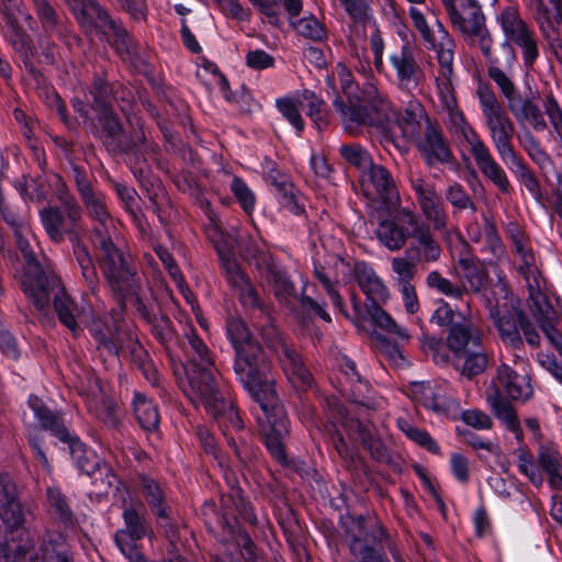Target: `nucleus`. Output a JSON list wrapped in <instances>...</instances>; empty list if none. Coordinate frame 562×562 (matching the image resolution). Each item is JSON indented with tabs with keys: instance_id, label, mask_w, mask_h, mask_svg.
I'll return each mask as SVG.
<instances>
[{
	"instance_id": "obj_43",
	"label": "nucleus",
	"mask_w": 562,
	"mask_h": 562,
	"mask_svg": "<svg viewBox=\"0 0 562 562\" xmlns=\"http://www.w3.org/2000/svg\"><path fill=\"white\" fill-rule=\"evenodd\" d=\"M391 270L397 288L409 285L417 273V262L404 252L391 259Z\"/></svg>"
},
{
	"instance_id": "obj_18",
	"label": "nucleus",
	"mask_w": 562,
	"mask_h": 562,
	"mask_svg": "<svg viewBox=\"0 0 562 562\" xmlns=\"http://www.w3.org/2000/svg\"><path fill=\"white\" fill-rule=\"evenodd\" d=\"M493 387L498 389L505 398L508 397L519 402H526L533 394L527 369L524 367L519 373L505 363L498 367L496 376L492 380L488 389Z\"/></svg>"
},
{
	"instance_id": "obj_30",
	"label": "nucleus",
	"mask_w": 562,
	"mask_h": 562,
	"mask_svg": "<svg viewBox=\"0 0 562 562\" xmlns=\"http://www.w3.org/2000/svg\"><path fill=\"white\" fill-rule=\"evenodd\" d=\"M479 345H481V334L472 323L465 322L451 326L447 336V346L457 358Z\"/></svg>"
},
{
	"instance_id": "obj_19",
	"label": "nucleus",
	"mask_w": 562,
	"mask_h": 562,
	"mask_svg": "<svg viewBox=\"0 0 562 562\" xmlns=\"http://www.w3.org/2000/svg\"><path fill=\"white\" fill-rule=\"evenodd\" d=\"M422 124L426 127V133L418 138L416 146L426 165L432 167L450 162L453 155L439 124L434 121H424Z\"/></svg>"
},
{
	"instance_id": "obj_37",
	"label": "nucleus",
	"mask_w": 562,
	"mask_h": 562,
	"mask_svg": "<svg viewBox=\"0 0 562 562\" xmlns=\"http://www.w3.org/2000/svg\"><path fill=\"white\" fill-rule=\"evenodd\" d=\"M357 430L362 445L375 460L390 461L389 449L373 425L357 423Z\"/></svg>"
},
{
	"instance_id": "obj_38",
	"label": "nucleus",
	"mask_w": 562,
	"mask_h": 562,
	"mask_svg": "<svg viewBox=\"0 0 562 562\" xmlns=\"http://www.w3.org/2000/svg\"><path fill=\"white\" fill-rule=\"evenodd\" d=\"M29 405L43 428L50 429L52 432L61 441L68 440L69 432L67 428L60 424L58 418L44 406L40 397L30 396Z\"/></svg>"
},
{
	"instance_id": "obj_10",
	"label": "nucleus",
	"mask_w": 562,
	"mask_h": 562,
	"mask_svg": "<svg viewBox=\"0 0 562 562\" xmlns=\"http://www.w3.org/2000/svg\"><path fill=\"white\" fill-rule=\"evenodd\" d=\"M77 20L86 26L102 29L112 37L113 45L122 58L133 53L132 41L126 31L109 18L94 0H66Z\"/></svg>"
},
{
	"instance_id": "obj_3",
	"label": "nucleus",
	"mask_w": 562,
	"mask_h": 562,
	"mask_svg": "<svg viewBox=\"0 0 562 562\" xmlns=\"http://www.w3.org/2000/svg\"><path fill=\"white\" fill-rule=\"evenodd\" d=\"M31 268V272L22 281V288L38 311L45 310L53 300L58 318L66 327L74 331L79 323L92 322L91 331L100 345L110 352H119V338L113 335L111 328L106 327L105 331L100 328L94 321L95 312L90 303L82 305L79 310L50 268H41L36 265Z\"/></svg>"
},
{
	"instance_id": "obj_21",
	"label": "nucleus",
	"mask_w": 562,
	"mask_h": 562,
	"mask_svg": "<svg viewBox=\"0 0 562 562\" xmlns=\"http://www.w3.org/2000/svg\"><path fill=\"white\" fill-rule=\"evenodd\" d=\"M123 518L125 529L119 530L115 533V542L120 551L128 559L137 562L139 560V552L136 547V541L142 539L146 533L145 520L140 513L135 507H127L124 509Z\"/></svg>"
},
{
	"instance_id": "obj_61",
	"label": "nucleus",
	"mask_w": 562,
	"mask_h": 562,
	"mask_svg": "<svg viewBox=\"0 0 562 562\" xmlns=\"http://www.w3.org/2000/svg\"><path fill=\"white\" fill-rule=\"evenodd\" d=\"M231 188L243 209L249 213L255 206V196L250 189L239 178L233 179Z\"/></svg>"
},
{
	"instance_id": "obj_1",
	"label": "nucleus",
	"mask_w": 562,
	"mask_h": 562,
	"mask_svg": "<svg viewBox=\"0 0 562 562\" xmlns=\"http://www.w3.org/2000/svg\"><path fill=\"white\" fill-rule=\"evenodd\" d=\"M430 19L416 7H411L408 14L427 49L435 50L439 64L435 78L437 95L442 110L447 113V125L461 147L473 156L481 172L488 178L499 191H509V181L504 169L493 158L488 147L476 131L468 123L458 108L453 89L454 40L439 21L436 13L428 9Z\"/></svg>"
},
{
	"instance_id": "obj_57",
	"label": "nucleus",
	"mask_w": 562,
	"mask_h": 562,
	"mask_svg": "<svg viewBox=\"0 0 562 562\" xmlns=\"http://www.w3.org/2000/svg\"><path fill=\"white\" fill-rule=\"evenodd\" d=\"M525 148L529 157L543 170H549L551 160L546 151L541 148L540 144L531 136L526 135Z\"/></svg>"
},
{
	"instance_id": "obj_36",
	"label": "nucleus",
	"mask_w": 562,
	"mask_h": 562,
	"mask_svg": "<svg viewBox=\"0 0 562 562\" xmlns=\"http://www.w3.org/2000/svg\"><path fill=\"white\" fill-rule=\"evenodd\" d=\"M508 110L518 123H528L537 131L547 127L540 109L529 99H522L521 95H519L516 100L510 102Z\"/></svg>"
},
{
	"instance_id": "obj_54",
	"label": "nucleus",
	"mask_w": 562,
	"mask_h": 562,
	"mask_svg": "<svg viewBox=\"0 0 562 562\" xmlns=\"http://www.w3.org/2000/svg\"><path fill=\"white\" fill-rule=\"evenodd\" d=\"M277 106L280 113L295 127L299 133L303 131L304 122L294 100L281 99L277 101Z\"/></svg>"
},
{
	"instance_id": "obj_28",
	"label": "nucleus",
	"mask_w": 562,
	"mask_h": 562,
	"mask_svg": "<svg viewBox=\"0 0 562 562\" xmlns=\"http://www.w3.org/2000/svg\"><path fill=\"white\" fill-rule=\"evenodd\" d=\"M223 269L228 283L239 291V296L244 305L256 307L259 305L258 295L250 284L246 274L241 271L239 265L227 255L221 257Z\"/></svg>"
},
{
	"instance_id": "obj_12",
	"label": "nucleus",
	"mask_w": 562,
	"mask_h": 562,
	"mask_svg": "<svg viewBox=\"0 0 562 562\" xmlns=\"http://www.w3.org/2000/svg\"><path fill=\"white\" fill-rule=\"evenodd\" d=\"M417 221L418 216L414 210L401 207L392 216L379 222L375 236L386 249L397 251L405 246Z\"/></svg>"
},
{
	"instance_id": "obj_32",
	"label": "nucleus",
	"mask_w": 562,
	"mask_h": 562,
	"mask_svg": "<svg viewBox=\"0 0 562 562\" xmlns=\"http://www.w3.org/2000/svg\"><path fill=\"white\" fill-rule=\"evenodd\" d=\"M547 339L552 347L562 357V334L554 327L553 319H537ZM539 364L549 371L562 384V366H560L553 355L540 352L538 355Z\"/></svg>"
},
{
	"instance_id": "obj_8",
	"label": "nucleus",
	"mask_w": 562,
	"mask_h": 562,
	"mask_svg": "<svg viewBox=\"0 0 562 562\" xmlns=\"http://www.w3.org/2000/svg\"><path fill=\"white\" fill-rule=\"evenodd\" d=\"M362 104H350L345 106L339 99L334 100V106L340 112L345 130L350 134L357 133L362 125L383 124L393 114L392 106L385 95L374 86H369L364 91Z\"/></svg>"
},
{
	"instance_id": "obj_64",
	"label": "nucleus",
	"mask_w": 562,
	"mask_h": 562,
	"mask_svg": "<svg viewBox=\"0 0 562 562\" xmlns=\"http://www.w3.org/2000/svg\"><path fill=\"white\" fill-rule=\"evenodd\" d=\"M347 13L353 21L363 22L369 16V4L367 0H340Z\"/></svg>"
},
{
	"instance_id": "obj_27",
	"label": "nucleus",
	"mask_w": 562,
	"mask_h": 562,
	"mask_svg": "<svg viewBox=\"0 0 562 562\" xmlns=\"http://www.w3.org/2000/svg\"><path fill=\"white\" fill-rule=\"evenodd\" d=\"M0 518L10 529L21 527L24 521L16 487L11 481H0Z\"/></svg>"
},
{
	"instance_id": "obj_5",
	"label": "nucleus",
	"mask_w": 562,
	"mask_h": 562,
	"mask_svg": "<svg viewBox=\"0 0 562 562\" xmlns=\"http://www.w3.org/2000/svg\"><path fill=\"white\" fill-rule=\"evenodd\" d=\"M90 216L97 222L93 226L94 243L99 246L102 256V268L113 291L122 296L137 294V280L135 271L130 267L120 249L114 244L116 224L110 215L105 198L102 193L83 200Z\"/></svg>"
},
{
	"instance_id": "obj_17",
	"label": "nucleus",
	"mask_w": 562,
	"mask_h": 562,
	"mask_svg": "<svg viewBox=\"0 0 562 562\" xmlns=\"http://www.w3.org/2000/svg\"><path fill=\"white\" fill-rule=\"evenodd\" d=\"M413 400L426 409L449 418H457L461 411L459 402L447 397L441 387L431 382H413L409 386Z\"/></svg>"
},
{
	"instance_id": "obj_39",
	"label": "nucleus",
	"mask_w": 562,
	"mask_h": 562,
	"mask_svg": "<svg viewBox=\"0 0 562 562\" xmlns=\"http://www.w3.org/2000/svg\"><path fill=\"white\" fill-rule=\"evenodd\" d=\"M424 121L431 120L422 105L418 103L412 104L409 109L405 111V116L403 117L401 125L403 135L417 144L418 138L423 137L426 133V127L422 124Z\"/></svg>"
},
{
	"instance_id": "obj_16",
	"label": "nucleus",
	"mask_w": 562,
	"mask_h": 562,
	"mask_svg": "<svg viewBox=\"0 0 562 562\" xmlns=\"http://www.w3.org/2000/svg\"><path fill=\"white\" fill-rule=\"evenodd\" d=\"M409 181L425 220L435 231H445L448 215L435 186L427 182L422 176H412Z\"/></svg>"
},
{
	"instance_id": "obj_46",
	"label": "nucleus",
	"mask_w": 562,
	"mask_h": 562,
	"mask_svg": "<svg viewBox=\"0 0 562 562\" xmlns=\"http://www.w3.org/2000/svg\"><path fill=\"white\" fill-rule=\"evenodd\" d=\"M517 467L519 472L537 487L543 484V475L535 462L533 456L524 448L516 450Z\"/></svg>"
},
{
	"instance_id": "obj_4",
	"label": "nucleus",
	"mask_w": 562,
	"mask_h": 562,
	"mask_svg": "<svg viewBox=\"0 0 562 562\" xmlns=\"http://www.w3.org/2000/svg\"><path fill=\"white\" fill-rule=\"evenodd\" d=\"M187 339L189 360L184 366L186 380L181 384L183 393L195 406H203L212 417L227 419L232 428L240 430L243 422L223 395L220 373L209 348L194 331L188 333Z\"/></svg>"
},
{
	"instance_id": "obj_44",
	"label": "nucleus",
	"mask_w": 562,
	"mask_h": 562,
	"mask_svg": "<svg viewBox=\"0 0 562 562\" xmlns=\"http://www.w3.org/2000/svg\"><path fill=\"white\" fill-rule=\"evenodd\" d=\"M460 358L464 359L461 373L469 379L482 373L487 367V355L481 345L463 353Z\"/></svg>"
},
{
	"instance_id": "obj_50",
	"label": "nucleus",
	"mask_w": 562,
	"mask_h": 562,
	"mask_svg": "<svg viewBox=\"0 0 562 562\" xmlns=\"http://www.w3.org/2000/svg\"><path fill=\"white\" fill-rule=\"evenodd\" d=\"M292 24L300 35L308 40L323 41L326 38L324 25L313 15L304 16Z\"/></svg>"
},
{
	"instance_id": "obj_49",
	"label": "nucleus",
	"mask_w": 562,
	"mask_h": 562,
	"mask_svg": "<svg viewBox=\"0 0 562 562\" xmlns=\"http://www.w3.org/2000/svg\"><path fill=\"white\" fill-rule=\"evenodd\" d=\"M488 76L496 83L499 92L505 98L507 106L520 95L512 78L501 68L496 66L490 67Z\"/></svg>"
},
{
	"instance_id": "obj_29",
	"label": "nucleus",
	"mask_w": 562,
	"mask_h": 562,
	"mask_svg": "<svg viewBox=\"0 0 562 562\" xmlns=\"http://www.w3.org/2000/svg\"><path fill=\"white\" fill-rule=\"evenodd\" d=\"M66 442H69L71 457L80 472L87 475H92L97 472L101 475L105 474L109 486L119 483L116 476L106 467L100 468L99 458L91 450H88L85 445L78 440H70V437Z\"/></svg>"
},
{
	"instance_id": "obj_6",
	"label": "nucleus",
	"mask_w": 562,
	"mask_h": 562,
	"mask_svg": "<svg viewBox=\"0 0 562 562\" xmlns=\"http://www.w3.org/2000/svg\"><path fill=\"white\" fill-rule=\"evenodd\" d=\"M93 99L94 104L91 106L85 105L81 101H75V109L81 113L86 119L94 117L90 113L93 111L97 115V120L101 125V137L103 138V143L110 151H130L136 147V143H140L144 139V135L137 134L135 140H130L122 133V126L117 119L112 114L109 109L108 103V94L109 87L105 81L102 79H98L94 81L93 87Z\"/></svg>"
},
{
	"instance_id": "obj_55",
	"label": "nucleus",
	"mask_w": 562,
	"mask_h": 562,
	"mask_svg": "<svg viewBox=\"0 0 562 562\" xmlns=\"http://www.w3.org/2000/svg\"><path fill=\"white\" fill-rule=\"evenodd\" d=\"M271 282L277 297L282 301H288L295 294L293 283L281 271H271Z\"/></svg>"
},
{
	"instance_id": "obj_24",
	"label": "nucleus",
	"mask_w": 562,
	"mask_h": 562,
	"mask_svg": "<svg viewBox=\"0 0 562 562\" xmlns=\"http://www.w3.org/2000/svg\"><path fill=\"white\" fill-rule=\"evenodd\" d=\"M80 392L86 396L88 409L94 414L108 427L115 428L119 425L117 408L114 402L106 395L105 391L99 385L97 380L92 381L86 391L81 387Z\"/></svg>"
},
{
	"instance_id": "obj_51",
	"label": "nucleus",
	"mask_w": 562,
	"mask_h": 562,
	"mask_svg": "<svg viewBox=\"0 0 562 562\" xmlns=\"http://www.w3.org/2000/svg\"><path fill=\"white\" fill-rule=\"evenodd\" d=\"M339 153L346 161L363 171L372 165L368 153L357 144L341 145Z\"/></svg>"
},
{
	"instance_id": "obj_56",
	"label": "nucleus",
	"mask_w": 562,
	"mask_h": 562,
	"mask_svg": "<svg viewBox=\"0 0 562 562\" xmlns=\"http://www.w3.org/2000/svg\"><path fill=\"white\" fill-rule=\"evenodd\" d=\"M61 542V536L58 533L48 535V540L44 539L42 544V557H36L33 562H53L54 560L61 559L60 552L58 551V546ZM63 561H66L65 557H63Z\"/></svg>"
},
{
	"instance_id": "obj_62",
	"label": "nucleus",
	"mask_w": 562,
	"mask_h": 562,
	"mask_svg": "<svg viewBox=\"0 0 562 562\" xmlns=\"http://www.w3.org/2000/svg\"><path fill=\"white\" fill-rule=\"evenodd\" d=\"M26 233V227H24V225H20L18 228H15V238H16V243H18V246L20 248V250L22 251L24 258L26 259L27 261V266H26V269H25V272H24V276L22 278V281L27 277V274L31 272L32 268L31 266H37V267H41V268H44L41 263H38L35 258L33 257V254L30 249V245H29V240L27 238L24 236V234Z\"/></svg>"
},
{
	"instance_id": "obj_52",
	"label": "nucleus",
	"mask_w": 562,
	"mask_h": 562,
	"mask_svg": "<svg viewBox=\"0 0 562 562\" xmlns=\"http://www.w3.org/2000/svg\"><path fill=\"white\" fill-rule=\"evenodd\" d=\"M301 106L305 110L306 114L319 127L325 123L324 102L311 91H305L300 101Z\"/></svg>"
},
{
	"instance_id": "obj_20",
	"label": "nucleus",
	"mask_w": 562,
	"mask_h": 562,
	"mask_svg": "<svg viewBox=\"0 0 562 562\" xmlns=\"http://www.w3.org/2000/svg\"><path fill=\"white\" fill-rule=\"evenodd\" d=\"M270 348L279 357L289 381L297 389L312 385V375L302 364L300 356L283 338L277 336L269 342Z\"/></svg>"
},
{
	"instance_id": "obj_34",
	"label": "nucleus",
	"mask_w": 562,
	"mask_h": 562,
	"mask_svg": "<svg viewBox=\"0 0 562 562\" xmlns=\"http://www.w3.org/2000/svg\"><path fill=\"white\" fill-rule=\"evenodd\" d=\"M356 278L359 286L368 296V302H385L389 290L376 272L368 265L356 267Z\"/></svg>"
},
{
	"instance_id": "obj_53",
	"label": "nucleus",
	"mask_w": 562,
	"mask_h": 562,
	"mask_svg": "<svg viewBox=\"0 0 562 562\" xmlns=\"http://www.w3.org/2000/svg\"><path fill=\"white\" fill-rule=\"evenodd\" d=\"M144 493L147 502L153 507L156 515L159 518L166 519L168 516L167 507L162 505L164 494L157 483L151 480H146L144 482Z\"/></svg>"
},
{
	"instance_id": "obj_40",
	"label": "nucleus",
	"mask_w": 562,
	"mask_h": 562,
	"mask_svg": "<svg viewBox=\"0 0 562 562\" xmlns=\"http://www.w3.org/2000/svg\"><path fill=\"white\" fill-rule=\"evenodd\" d=\"M380 302H367L366 311L369 319L381 329L395 335L400 339H408L409 335L406 328L396 324L379 304Z\"/></svg>"
},
{
	"instance_id": "obj_42",
	"label": "nucleus",
	"mask_w": 562,
	"mask_h": 562,
	"mask_svg": "<svg viewBox=\"0 0 562 562\" xmlns=\"http://www.w3.org/2000/svg\"><path fill=\"white\" fill-rule=\"evenodd\" d=\"M508 169L516 175L518 180L525 186V188L532 194L537 200L540 199V186L531 170L528 169L526 164L522 161L517 154L503 161Z\"/></svg>"
},
{
	"instance_id": "obj_2",
	"label": "nucleus",
	"mask_w": 562,
	"mask_h": 562,
	"mask_svg": "<svg viewBox=\"0 0 562 562\" xmlns=\"http://www.w3.org/2000/svg\"><path fill=\"white\" fill-rule=\"evenodd\" d=\"M226 333L236 349L235 374L262 411L258 422L266 447L278 461L284 462L283 439L288 435V419L278 401L266 356L261 347L250 339L249 330L241 319L229 318Z\"/></svg>"
},
{
	"instance_id": "obj_23",
	"label": "nucleus",
	"mask_w": 562,
	"mask_h": 562,
	"mask_svg": "<svg viewBox=\"0 0 562 562\" xmlns=\"http://www.w3.org/2000/svg\"><path fill=\"white\" fill-rule=\"evenodd\" d=\"M520 262L519 271L526 281L529 291V297L533 303L535 316L537 319H553L555 313L541 292L542 278L536 265L535 256H531L530 259L527 260H520Z\"/></svg>"
},
{
	"instance_id": "obj_45",
	"label": "nucleus",
	"mask_w": 562,
	"mask_h": 562,
	"mask_svg": "<svg viewBox=\"0 0 562 562\" xmlns=\"http://www.w3.org/2000/svg\"><path fill=\"white\" fill-rule=\"evenodd\" d=\"M537 461L543 472H552V470L562 467V454L552 441L539 442Z\"/></svg>"
},
{
	"instance_id": "obj_31",
	"label": "nucleus",
	"mask_w": 562,
	"mask_h": 562,
	"mask_svg": "<svg viewBox=\"0 0 562 562\" xmlns=\"http://www.w3.org/2000/svg\"><path fill=\"white\" fill-rule=\"evenodd\" d=\"M486 400L494 415L512 431L517 440L522 439V430L513 405L498 389H487Z\"/></svg>"
},
{
	"instance_id": "obj_26",
	"label": "nucleus",
	"mask_w": 562,
	"mask_h": 562,
	"mask_svg": "<svg viewBox=\"0 0 562 562\" xmlns=\"http://www.w3.org/2000/svg\"><path fill=\"white\" fill-rule=\"evenodd\" d=\"M390 61L396 71L398 86L408 92L417 88L422 70L409 45L391 55Z\"/></svg>"
},
{
	"instance_id": "obj_58",
	"label": "nucleus",
	"mask_w": 562,
	"mask_h": 562,
	"mask_svg": "<svg viewBox=\"0 0 562 562\" xmlns=\"http://www.w3.org/2000/svg\"><path fill=\"white\" fill-rule=\"evenodd\" d=\"M446 198L451 203V205L457 209H471L472 211H475L474 204L472 203L470 196L459 183H453L448 187Z\"/></svg>"
},
{
	"instance_id": "obj_33",
	"label": "nucleus",
	"mask_w": 562,
	"mask_h": 562,
	"mask_svg": "<svg viewBox=\"0 0 562 562\" xmlns=\"http://www.w3.org/2000/svg\"><path fill=\"white\" fill-rule=\"evenodd\" d=\"M494 324L499 333L502 340L512 346L518 347L521 345L518 324L525 321L521 313L512 310H495L491 311Z\"/></svg>"
},
{
	"instance_id": "obj_63",
	"label": "nucleus",
	"mask_w": 562,
	"mask_h": 562,
	"mask_svg": "<svg viewBox=\"0 0 562 562\" xmlns=\"http://www.w3.org/2000/svg\"><path fill=\"white\" fill-rule=\"evenodd\" d=\"M26 550L21 547L14 539L0 541V562H16Z\"/></svg>"
},
{
	"instance_id": "obj_59",
	"label": "nucleus",
	"mask_w": 562,
	"mask_h": 562,
	"mask_svg": "<svg viewBox=\"0 0 562 562\" xmlns=\"http://www.w3.org/2000/svg\"><path fill=\"white\" fill-rule=\"evenodd\" d=\"M315 277L319 281V283L325 289L326 293L330 297L333 304L338 308V311L347 316V313L345 311L344 301L340 294L337 292L335 288V283L331 281V279L323 271V269L316 268L315 269Z\"/></svg>"
},
{
	"instance_id": "obj_15",
	"label": "nucleus",
	"mask_w": 562,
	"mask_h": 562,
	"mask_svg": "<svg viewBox=\"0 0 562 562\" xmlns=\"http://www.w3.org/2000/svg\"><path fill=\"white\" fill-rule=\"evenodd\" d=\"M357 531L351 529L352 540L350 542V551L353 559L350 562H385V560L369 542H380L386 539L387 535L384 528L375 519H358L355 522Z\"/></svg>"
},
{
	"instance_id": "obj_9",
	"label": "nucleus",
	"mask_w": 562,
	"mask_h": 562,
	"mask_svg": "<svg viewBox=\"0 0 562 562\" xmlns=\"http://www.w3.org/2000/svg\"><path fill=\"white\" fill-rule=\"evenodd\" d=\"M451 25L472 44H477L485 57L492 54V38L485 27V18L479 2L460 5L453 4L452 0H445Z\"/></svg>"
},
{
	"instance_id": "obj_7",
	"label": "nucleus",
	"mask_w": 562,
	"mask_h": 562,
	"mask_svg": "<svg viewBox=\"0 0 562 562\" xmlns=\"http://www.w3.org/2000/svg\"><path fill=\"white\" fill-rule=\"evenodd\" d=\"M476 95L485 119L491 140L502 161L516 155L512 140L515 134L513 121L506 114L492 88L486 83L477 86Z\"/></svg>"
},
{
	"instance_id": "obj_11",
	"label": "nucleus",
	"mask_w": 562,
	"mask_h": 562,
	"mask_svg": "<svg viewBox=\"0 0 562 562\" xmlns=\"http://www.w3.org/2000/svg\"><path fill=\"white\" fill-rule=\"evenodd\" d=\"M459 266L462 269L465 284H454L443 278L438 271H431L426 279L428 286L453 299H462L468 292H479L486 282L484 269L477 266L471 258H460Z\"/></svg>"
},
{
	"instance_id": "obj_14",
	"label": "nucleus",
	"mask_w": 562,
	"mask_h": 562,
	"mask_svg": "<svg viewBox=\"0 0 562 562\" xmlns=\"http://www.w3.org/2000/svg\"><path fill=\"white\" fill-rule=\"evenodd\" d=\"M535 18L543 36L549 41L555 59L562 65V1L530 0Z\"/></svg>"
},
{
	"instance_id": "obj_41",
	"label": "nucleus",
	"mask_w": 562,
	"mask_h": 562,
	"mask_svg": "<svg viewBox=\"0 0 562 562\" xmlns=\"http://www.w3.org/2000/svg\"><path fill=\"white\" fill-rule=\"evenodd\" d=\"M134 414L143 429L154 431L159 425L158 407L142 393L134 396Z\"/></svg>"
},
{
	"instance_id": "obj_22",
	"label": "nucleus",
	"mask_w": 562,
	"mask_h": 562,
	"mask_svg": "<svg viewBox=\"0 0 562 562\" xmlns=\"http://www.w3.org/2000/svg\"><path fill=\"white\" fill-rule=\"evenodd\" d=\"M362 188L367 196L392 204L398 200V192L391 173L380 165H371L362 176Z\"/></svg>"
},
{
	"instance_id": "obj_35",
	"label": "nucleus",
	"mask_w": 562,
	"mask_h": 562,
	"mask_svg": "<svg viewBox=\"0 0 562 562\" xmlns=\"http://www.w3.org/2000/svg\"><path fill=\"white\" fill-rule=\"evenodd\" d=\"M42 223L54 241H59L63 234L67 232L71 224L79 217L76 206L68 207V220L56 209H48L41 212Z\"/></svg>"
},
{
	"instance_id": "obj_25",
	"label": "nucleus",
	"mask_w": 562,
	"mask_h": 562,
	"mask_svg": "<svg viewBox=\"0 0 562 562\" xmlns=\"http://www.w3.org/2000/svg\"><path fill=\"white\" fill-rule=\"evenodd\" d=\"M411 237L415 243L406 248L405 254L411 256L417 263L418 262H435L439 259L441 249L430 233L428 225L423 223L419 218Z\"/></svg>"
},
{
	"instance_id": "obj_47",
	"label": "nucleus",
	"mask_w": 562,
	"mask_h": 562,
	"mask_svg": "<svg viewBox=\"0 0 562 562\" xmlns=\"http://www.w3.org/2000/svg\"><path fill=\"white\" fill-rule=\"evenodd\" d=\"M397 426H398L400 430L412 441L416 442L417 445L426 448L427 450H429L431 452L438 451V446L432 440V438L429 436V434L425 430H422V429L415 427L406 418H398Z\"/></svg>"
},
{
	"instance_id": "obj_60",
	"label": "nucleus",
	"mask_w": 562,
	"mask_h": 562,
	"mask_svg": "<svg viewBox=\"0 0 562 562\" xmlns=\"http://www.w3.org/2000/svg\"><path fill=\"white\" fill-rule=\"evenodd\" d=\"M273 186L276 187L279 202L290 211L299 213L300 207L294 201L292 184L289 183L284 177H282L280 181H274Z\"/></svg>"
},
{
	"instance_id": "obj_13",
	"label": "nucleus",
	"mask_w": 562,
	"mask_h": 562,
	"mask_svg": "<svg viewBox=\"0 0 562 562\" xmlns=\"http://www.w3.org/2000/svg\"><path fill=\"white\" fill-rule=\"evenodd\" d=\"M506 41L512 42L522 49L527 64H532L538 57L537 41L533 32L521 19L518 10L514 7L505 8L497 16Z\"/></svg>"
},
{
	"instance_id": "obj_48",
	"label": "nucleus",
	"mask_w": 562,
	"mask_h": 562,
	"mask_svg": "<svg viewBox=\"0 0 562 562\" xmlns=\"http://www.w3.org/2000/svg\"><path fill=\"white\" fill-rule=\"evenodd\" d=\"M74 254L81 269L82 278L88 283V285L93 289L98 278L93 260L88 252L87 247L80 243H76L74 245Z\"/></svg>"
}]
</instances>
